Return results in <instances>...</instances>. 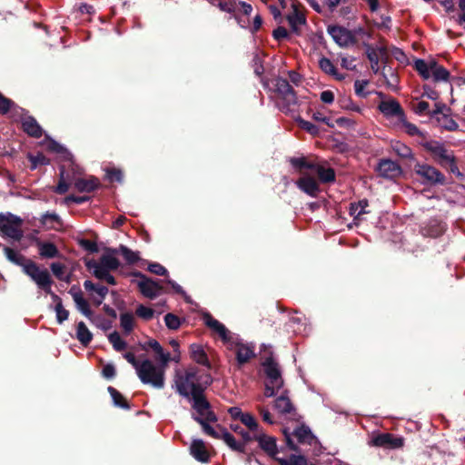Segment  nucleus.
<instances>
[{"mask_svg": "<svg viewBox=\"0 0 465 465\" xmlns=\"http://www.w3.org/2000/svg\"><path fill=\"white\" fill-rule=\"evenodd\" d=\"M393 152L403 159H410L415 163L417 161L412 153L411 149L406 144L397 141L391 144Z\"/></svg>", "mask_w": 465, "mask_h": 465, "instance_id": "nucleus-34", "label": "nucleus"}, {"mask_svg": "<svg viewBox=\"0 0 465 465\" xmlns=\"http://www.w3.org/2000/svg\"><path fill=\"white\" fill-rule=\"evenodd\" d=\"M72 170L73 173H70L69 172L65 171L64 165L59 167L60 177L59 182L54 190V193L58 194H64L68 191L70 183H73L75 190H77L79 193H92L102 186L99 179L93 175L89 176L88 179L76 178L74 175L73 163Z\"/></svg>", "mask_w": 465, "mask_h": 465, "instance_id": "nucleus-2", "label": "nucleus"}, {"mask_svg": "<svg viewBox=\"0 0 465 465\" xmlns=\"http://www.w3.org/2000/svg\"><path fill=\"white\" fill-rule=\"evenodd\" d=\"M436 121L445 130L453 132L459 129L458 123L450 116V113L437 116Z\"/></svg>", "mask_w": 465, "mask_h": 465, "instance_id": "nucleus-39", "label": "nucleus"}, {"mask_svg": "<svg viewBox=\"0 0 465 465\" xmlns=\"http://www.w3.org/2000/svg\"><path fill=\"white\" fill-rule=\"evenodd\" d=\"M274 408L282 414H295L296 410L288 396V391H284L282 394L276 398Z\"/></svg>", "mask_w": 465, "mask_h": 465, "instance_id": "nucleus-24", "label": "nucleus"}, {"mask_svg": "<svg viewBox=\"0 0 465 465\" xmlns=\"http://www.w3.org/2000/svg\"><path fill=\"white\" fill-rule=\"evenodd\" d=\"M23 220L10 213L7 214L0 213V231L7 237L15 241H20L23 237V232L20 229Z\"/></svg>", "mask_w": 465, "mask_h": 465, "instance_id": "nucleus-9", "label": "nucleus"}, {"mask_svg": "<svg viewBox=\"0 0 465 465\" xmlns=\"http://www.w3.org/2000/svg\"><path fill=\"white\" fill-rule=\"evenodd\" d=\"M370 444L388 450L401 449L404 445V438L389 432H382L373 435Z\"/></svg>", "mask_w": 465, "mask_h": 465, "instance_id": "nucleus-11", "label": "nucleus"}, {"mask_svg": "<svg viewBox=\"0 0 465 465\" xmlns=\"http://www.w3.org/2000/svg\"><path fill=\"white\" fill-rule=\"evenodd\" d=\"M451 109L443 103H436L435 108L429 112V116L432 119H437V116L443 115L447 113H450Z\"/></svg>", "mask_w": 465, "mask_h": 465, "instance_id": "nucleus-55", "label": "nucleus"}, {"mask_svg": "<svg viewBox=\"0 0 465 465\" xmlns=\"http://www.w3.org/2000/svg\"><path fill=\"white\" fill-rule=\"evenodd\" d=\"M107 391L113 399V402H114V406L122 408L124 410L131 409V406H130L129 402L127 401V400L115 388L109 386L107 388Z\"/></svg>", "mask_w": 465, "mask_h": 465, "instance_id": "nucleus-36", "label": "nucleus"}, {"mask_svg": "<svg viewBox=\"0 0 465 465\" xmlns=\"http://www.w3.org/2000/svg\"><path fill=\"white\" fill-rule=\"evenodd\" d=\"M36 246L39 250V254L42 258L53 259L60 256V252L56 245L53 242H42L36 240Z\"/></svg>", "mask_w": 465, "mask_h": 465, "instance_id": "nucleus-25", "label": "nucleus"}, {"mask_svg": "<svg viewBox=\"0 0 465 465\" xmlns=\"http://www.w3.org/2000/svg\"><path fill=\"white\" fill-rule=\"evenodd\" d=\"M118 249V254H122L128 264H134L140 259L137 252H133L127 246L121 244Z\"/></svg>", "mask_w": 465, "mask_h": 465, "instance_id": "nucleus-43", "label": "nucleus"}, {"mask_svg": "<svg viewBox=\"0 0 465 465\" xmlns=\"http://www.w3.org/2000/svg\"><path fill=\"white\" fill-rule=\"evenodd\" d=\"M381 74L386 79V84L388 86H394L398 83V76L391 67H387V65H384Z\"/></svg>", "mask_w": 465, "mask_h": 465, "instance_id": "nucleus-53", "label": "nucleus"}, {"mask_svg": "<svg viewBox=\"0 0 465 465\" xmlns=\"http://www.w3.org/2000/svg\"><path fill=\"white\" fill-rule=\"evenodd\" d=\"M413 172L423 185L436 186L447 183L445 175L436 167L415 161Z\"/></svg>", "mask_w": 465, "mask_h": 465, "instance_id": "nucleus-6", "label": "nucleus"}, {"mask_svg": "<svg viewBox=\"0 0 465 465\" xmlns=\"http://www.w3.org/2000/svg\"><path fill=\"white\" fill-rule=\"evenodd\" d=\"M241 422L243 423L251 431L254 433L259 432V424L252 414L244 413L241 420Z\"/></svg>", "mask_w": 465, "mask_h": 465, "instance_id": "nucleus-52", "label": "nucleus"}, {"mask_svg": "<svg viewBox=\"0 0 465 465\" xmlns=\"http://www.w3.org/2000/svg\"><path fill=\"white\" fill-rule=\"evenodd\" d=\"M327 32L341 47L355 45L357 43L354 33L343 26L330 25L327 27Z\"/></svg>", "mask_w": 465, "mask_h": 465, "instance_id": "nucleus-12", "label": "nucleus"}, {"mask_svg": "<svg viewBox=\"0 0 465 465\" xmlns=\"http://www.w3.org/2000/svg\"><path fill=\"white\" fill-rule=\"evenodd\" d=\"M27 159L31 163L30 169L35 170L39 165L50 164V159L46 157L43 153L38 152L36 154L28 153Z\"/></svg>", "mask_w": 465, "mask_h": 465, "instance_id": "nucleus-40", "label": "nucleus"}, {"mask_svg": "<svg viewBox=\"0 0 465 465\" xmlns=\"http://www.w3.org/2000/svg\"><path fill=\"white\" fill-rule=\"evenodd\" d=\"M164 322L167 328L170 330H178L182 323L180 318L171 312L165 314Z\"/></svg>", "mask_w": 465, "mask_h": 465, "instance_id": "nucleus-54", "label": "nucleus"}, {"mask_svg": "<svg viewBox=\"0 0 465 465\" xmlns=\"http://www.w3.org/2000/svg\"><path fill=\"white\" fill-rule=\"evenodd\" d=\"M118 254V249L116 248H105L104 253L100 257L99 262L95 260H89L85 262V266L89 270H105V271H115L120 266L119 260L115 257Z\"/></svg>", "mask_w": 465, "mask_h": 465, "instance_id": "nucleus-8", "label": "nucleus"}, {"mask_svg": "<svg viewBox=\"0 0 465 465\" xmlns=\"http://www.w3.org/2000/svg\"><path fill=\"white\" fill-rule=\"evenodd\" d=\"M93 273L95 278L102 280V281H105L108 284L116 285V280L112 274H110L109 271H105V270L102 271L100 269V270H94L93 272Z\"/></svg>", "mask_w": 465, "mask_h": 465, "instance_id": "nucleus-57", "label": "nucleus"}, {"mask_svg": "<svg viewBox=\"0 0 465 465\" xmlns=\"http://www.w3.org/2000/svg\"><path fill=\"white\" fill-rule=\"evenodd\" d=\"M276 461L280 465H308V460L304 455L292 454L288 459L279 457Z\"/></svg>", "mask_w": 465, "mask_h": 465, "instance_id": "nucleus-41", "label": "nucleus"}, {"mask_svg": "<svg viewBox=\"0 0 465 465\" xmlns=\"http://www.w3.org/2000/svg\"><path fill=\"white\" fill-rule=\"evenodd\" d=\"M213 6L217 7L220 11L232 14L237 7V0H206Z\"/></svg>", "mask_w": 465, "mask_h": 465, "instance_id": "nucleus-32", "label": "nucleus"}, {"mask_svg": "<svg viewBox=\"0 0 465 465\" xmlns=\"http://www.w3.org/2000/svg\"><path fill=\"white\" fill-rule=\"evenodd\" d=\"M369 205L368 200L363 199L357 203H351L350 204L349 213L351 216H354V221L360 220L361 215L367 213L365 208Z\"/></svg>", "mask_w": 465, "mask_h": 465, "instance_id": "nucleus-37", "label": "nucleus"}, {"mask_svg": "<svg viewBox=\"0 0 465 465\" xmlns=\"http://www.w3.org/2000/svg\"><path fill=\"white\" fill-rule=\"evenodd\" d=\"M253 440L258 442L259 448L266 453L270 458L273 459L275 461L279 458L277 455L279 453L277 440L273 436H270L265 434L262 431L253 433Z\"/></svg>", "mask_w": 465, "mask_h": 465, "instance_id": "nucleus-13", "label": "nucleus"}, {"mask_svg": "<svg viewBox=\"0 0 465 465\" xmlns=\"http://www.w3.org/2000/svg\"><path fill=\"white\" fill-rule=\"evenodd\" d=\"M379 174L387 179H395L401 175L402 169L399 163L390 159H381L376 168Z\"/></svg>", "mask_w": 465, "mask_h": 465, "instance_id": "nucleus-16", "label": "nucleus"}, {"mask_svg": "<svg viewBox=\"0 0 465 465\" xmlns=\"http://www.w3.org/2000/svg\"><path fill=\"white\" fill-rule=\"evenodd\" d=\"M293 435L297 438L300 443L311 444L312 440L314 439V436L312 433L310 428L304 424L296 428L293 431Z\"/></svg>", "mask_w": 465, "mask_h": 465, "instance_id": "nucleus-35", "label": "nucleus"}, {"mask_svg": "<svg viewBox=\"0 0 465 465\" xmlns=\"http://www.w3.org/2000/svg\"><path fill=\"white\" fill-rule=\"evenodd\" d=\"M218 428L221 429L222 434L221 438L232 450L238 451L241 453H245V443L244 442H239L235 440L234 436L228 432L226 429L222 427L221 425H218Z\"/></svg>", "mask_w": 465, "mask_h": 465, "instance_id": "nucleus-26", "label": "nucleus"}, {"mask_svg": "<svg viewBox=\"0 0 465 465\" xmlns=\"http://www.w3.org/2000/svg\"><path fill=\"white\" fill-rule=\"evenodd\" d=\"M46 149L49 152L60 154L65 161L73 163V154L62 144L54 140H50L47 143Z\"/></svg>", "mask_w": 465, "mask_h": 465, "instance_id": "nucleus-29", "label": "nucleus"}, {"mask_svg": "<svg viewBox=\"0 0 465 465\" xmlns=\"http://www.w3.org/2000/svg\"><path fill=\"white\" fill-rule=\"evenodd\" d=\"M4 253L9 262L22 267L23 272L29 276L32 280H34L37 273L42 271L36 262L31 259L26 258L10 247H4Z\"/></svg>", "mask_w": 465, "mask_h": 465, "instance_id": "nucleus-7", "label": "nucleus"}, {"mask_svg": "<svg viewBox=\"0 0 465 465\" xmlns=\"http://www.w3.org/2000/svg\"><path fill=\"white\" fill-rule=\"evenodd\" d=\"M21 125L22 130L30 137L40 138L43 135V128L32 115L24 117Z\"/></svg>", "mask_w": 465, "mask_h": 465, "instance_id": "nucleus-21", "label": "nucleus"}, {"mask_svg": "<svg viewBox=\"0 0 465 465\" xmlns=\"http://www.w3.org/2000/svg\"><path fill=\"white\" fill-rule=\"evenodd\" d=\"M445 229L441 223L438 221H431L430 223L422 229L424 236L437 238L443 234Z\"/></svg>", "mask_w": 465, "mask_h": 465, "instance_id": "nucleus-33", "label": "nucleus"}, {"mask_svg": "<svg viewBox=\"0 0 465 465\" xmlns=\"http://www.w3.org/2000/svg\"><path fill=\"white\" fill-rule=\"evenodd\" d=\"M264 374L271 384H274L277 390H280L284 385V381L282 376V371L279 363L275 361L272 352L265 357L262 362Z\"/></svg>", "mask_w": 465, "mask_h": 465, "instance_id": "nucleus-10", "label": "nucleus"}, {"mask_svg": "<svg viewBox=\"0 0 465 465\" xmlns=\"http://www.w3.org/2000/svg\"><path fill=\"white\" fill-rule=\"evenodd\" d=\"M14 104V101L10 98L5 97L1 92H0V114L5 115L9 113V111L12 108V105Z\"/></svg>", "mask_w": 465, "mask_h": 465, "instance_id": "nucleus-60", "label": "nucleus"}, {"mask_svg": "<svg viewBox=\"0 0 465 465\" xmlns=\"http://www.w3.org/2000/svg\"><path fill=\"white\" fill-rule=\"evenodd\" d=\"M76 339L84 347H87L93 340V333L88 330L84 322H80L77 324Z\"/></svg>", "mask_w": 465, "mask_h": 465, "instance_id": "nucleus-28", "label": "nucleus"}, {"mask_svg": "<svg viewBox=\"0 0 465 465\" xmlns=\"http://www.w3.org/2000/svg\"><path fill=\"white\" fill-rule=\"evenodd\" d=\"M402 123V125L405 128L406 133L411 136H424L423 133L420 131V129L414 124L406 120V115L403 119L400 120Z\"/></svg>", "mask_w": 465, "mask_h": 465, "instance_id": "nucleus-59", "label": "nucleus"}, {"mask_svg": "<svg viewBox=\"0 0 465 465\" xmlns=\"http://www.w3.org/2000/svg\"><path fill=\"white\" fill-rule=\"evenodd\" d=\"M9 113H10V117L12 118L13 121L20 122L21 124H22V119L24 117L29 115L27 110L22 108L21 106L16 104L15 102H14V104L12 105V108L9 111Z\"/></svg>", "mask_w": 465, "mask_h": 465, "instance_id": "nucleus-48", "label": "nucleus"}, {"mask_svg": "<svg viewBox=\"0 0 465 465\" xmlns=\"http://www.w3.org/2000/svg\"><path fill=\"white\" fill-rule=\"evenodd\" d=\"M313 171L317 173L319 180L323 183H333L336 179L335 171L331 167L325 168L322 165L316 164Z\"/></svg>", "mask_w": 465, "mask_h": 465, "instance_id": "nucleus-30", "label": "nucleus"}, {"mask_svg": "<svg viewBox=\"0 0 465 465\" xmlns=\"http://www.w3.org/2000/svg\"><path fill=\"white\" fill-rule=\"evenodd\" d=\"M165 368L161 364L155 366L150 360H144L138 369L137 376L143 384H150L160 390L165 384Z\"/></svg>", "mask_w": 465, "mask_h": 465, "instance_id": "nucleus-5", "label": "nucleus"}, {"mask_svg": "<svg viewBox=\"0 0 465 465\" xmlns=\"http://www.w3.org/2000/svg\"><path fill=\"white\" fill-rule=\"evenodd\" d=\"M292 12L286 15V20L291 27L292 33L301 35L302 30L300 25H304L307 23L305 15L300 11L297 3L292 4Z\"/></svg>", "mask_w": 465, "mask_h": 465, "instance_id": "nucleus-17", "label": "nucleus"}, {"mask_svg": "<svg viewBox=\"0 0 465 465\" xmlns=\"http://www.w3.org/2000/svg\"><path fill=\"white\" fill-rule=\"evenodd\" d=\"M73 299L78 311L84 314L92 322L100 320V316H95L90 308L89 302L84 298L83 293H73Z\"/></svg>", "mask_w": 465, "mask_h": 465, "instance_id": "nucleus-22", "label": "nucleus"}, {"mask_svg": "<svg viewBox=\"0 0 465 465\" xmlns=\"http://www.w3.org/2000/svg\"><path fill=\"white\" fill-rule=\"evenodd\" d=\"M37 286L43 290L46 294H49L52 298V300L55 302V304H63L62 299L55 294L52 289L51 286L53 284L52 277L49 273V272L46 269H43L35 278L33 280Z\"/></svg>", "mask_w": 465, "mask_h": 465, "instance_id": "nucleus-15", "label": "nucleus"}, {"mask_svg": "<svg viewBox=\"0 0 465 465\" xmlns=\"http://www.w3.org/2000/svg\"><path fill=\"white\" fill-rule=\"evenodd\" d=\"M296 186L305 193L306 194L316 197L320 193V186L315 178L312 176H302L299 178L296 182Z\"/></svg>", "mask_w": 465, "mask_h": 465, "instance_id": "nucleus-19", "label": "nucleus"}, {"mask_svg": "<svg viewBox=\"0 0 465 465\" xmlns=\"http://www.w3.org/2000/svg\"><path fill=\"white\" fill-rule=\"evenodd\" d=\"M213 383V377L209 372L202 371L196 367H190L183 373L176 372L174 385L177 393L186 399H192V408L197 415L193 419L202 426V429L208 436L220 440L221 434L217 432L209 423L216 422L218 417L205 396V390Z\"/></svg>", "mask_w": 465, "mask_h": 465, "instance_id": "nucleus-1", "label": "nucleus"}, {"mask_svg": "<svg viewBox=\"0 0 465 465\" xmlns=\"http://www.w3.org/2000/svg\"><path fill=\"white\" fill-rule=\"evenodd\" d=\"M413 67L422 79L428 80L430 78L431 74L429 72L428 64L425 60L417 58L414 61Z\"/></svg>", "mask_w": 465, "mask_h": 465, "instance_id": "nucleus-45", "label": "nucleus"}, {"mask_svg": "<svg viewBox=\"0 0 465 465\" xmlns=\"http://www.w3.org/2000/svg\"><path fill=\"white\" fill-rule=\"evenodd\" d=\"M430 74L435 83H438L440 81L447 82V81H449L450 76V72L442 65L440 66L439 68H437L436 70H434L433 72H431Z\"/></svg>", "mask_w": 465, "mask_h": 465, "instance_id": "nucleus-51", "label": "nucleus"}, {"mask_svg": "<svg viewBox=\"0 0 465 465\" xmlns=\"http://www.w3.org/2000/svg\"><path fill=\"white\" fill-rule=\"evenodd\" d=\"M319 66L325 74L335 76L337 79H341V77L338 76L337 69L329 58L322 57L319 60Z\"/></svg>", "mask_w": 465, "mask_h": 465, "instance_id": "nucleus-44", "label": "nucleus"}, {"mask_svg": "<svg viewBox=\"0 0 465 465\" xmlns=\"http://www.w3.org/2000/svg\"><path fill=\"white\" fill-rule=\"evenodd\" d=\"M120 324L125 334L131 333L134 329V315L124 312L120 315Z\"/></svg>", "mask_w": 465, "mask_h": 465, "instance_id": "nucleus-46", "label": "nucleus"}, {"mask_svg": "<svg viewBox=\"0 0 465 465\" xmlns=\"http://www.w3.org/2000/svg\"><path fill=\"white\" fill-rule=\"evenodd\" d=\"M290 163L300 173H302L303 170L313 171L316 167V163L308 162L304 157H292L290 159Z\"/></svg>", "mask_w": 465, "mask_h": 465, "instance_id": "nucleus-38", "label": "nucleus"}, {"mask_svg": "<svg viewBox=\"0 0 465 465\" xmlns=\"http://www.w3.org/2000/svg\"><path fill=\"white\" fill-rule=\"evenodd\" d=\"M297 122H298L299 126L302 130L306 131L308 134H312V136H318L320 134V128L316 124H314L309 121H306L304 119H302V118H299L297 120Z\"/></svg>", "mask_w": 465, "mask_h": 465, "instance_id": "nucleus-49", "label": "nucleus"}, {"mask_svg": "<svg viewBox=\"0 0 465 465\" xmlns=\"http://www.w3.org/2000/svg\"><path fill=\"white\" fill-rule=\"evenodd\" d=\"M50 267H51V270H52L54 275L58 280L64 281L66 282H70L69 276H67L65 278L64 277V264L59 263V262H53Z\"/></svg>", "mask_w": 465, "mask_h": 465, "instance_id": "nucleus-58", "label": "nucleus"}, {"mask_svg": "<svg viewBox=\"0 0 465 465\" xmlns=\"http://www.w3.org/2000/svg\"><path fill=\"white\" fill-rule=\"evenodd\" d=\"M429 108H430V104L428 102H425V101H420V102H417L416 104H412V110L414 111L415 114H417L419 115H422V114L429 115V112H430V110Z\"/></svg>", "mask_w": 465, "mask_h": 465, "instance_id": "nucleus-62", "label": "nucleus"}, {"mask_svg": "<svg viewBox=\"0 0 465 465\" xmlns=\"http://www.w3.org/2000/svg\"><path fill=\"white\" fill-rule=\"evenodd\" d=\"M84 287L87 292H94L99 297L104 299L108 294V288L104 285L95 284L90 280H86L84 282Z\"/></svg>", "mask_w": 465, "mask_h": 465, "instance_id": "nucleus-42", "label": "nucleus"}, {"mask_svg": "<svg viewBox=\"0 0 465 465\" xmlns=\"http://www.w3.org/2000/svg\"><path fill=\"white\" fill-rule=\"evenodd\" d=\"M425 151L430 153L432 160L443 168L458 177L463 176L457 165L456 157L452 152H450L445 146L435 140L426 141L420 143Z\"/></svg>", "mask_w": 465, "mask_h": 465, "instance_id": "nucleus-3", "label": "nucleus"}, {"mask_svg": "<svg viewBox=\"0 0 465 465\" xmlns=\"http://www.w3.org/2000/svg\"><path fill=\"white\" fill-rule=\"evenodd\" d=\"M105 177L111 183L117 182L119 183H122L124 181V173L122 170L114 167L106 169Z\"/></svg>", "mask_w": 465, "mask_h": 465, "instance_id": "nucleus-50", "label": "nucleus"}, {"mask_svg": "<svg viewBox=\"0 0 465 465\" xmlns=\"http://www.w3.org/2000/svg\"><path fill=\"white\" fill-rule=\"evenodd\" d=\"M135 313L141 319H143L144 321H150L153 318L154 311L152 308H149L143 304H140L136 308Z\"/></svg>", "mask_w": 465, "mask_h": 465, "instance_id": "nucleus-56", "label": "nucleus"}, {"mask_svg": "<svg viewBox=\"0 0 465 465\" xmlns=\"http://www.w3.org/2000/svg\"><path fill=\"white\" fill-rule=\"evenodd\" d=\"M108 340L113 345L116 351H122L127 347L126 341H124L117 331L110 333Z\"/></svg>", "mask_w": 465, "mask_h": 465, "instance_id": "nucleus-47", "label": "nucleus"}, {"mask_svg": "<svg viewBox=\"0 0 465 465\" xmlns=\"http://www.w3.org/2000/svg\"><path fill=\"white\" fill-rule=\"evenodd\" d=\"M236 361L239 366H242L256 357L252 344L236 343Z\"/></svg>", "mask_w": 465, "mask_h": 465, "instance_id": "nucleus-20", "label": "nucleus"}, {"mask_svg": "<svg viewBox=\"0 0 465 465\" xmlns=\"http://www.w3.org/2000/svg\"><path fill=\"white\" fill-rule=\"evenodd\" d=\"M203 319L205 325L213 331H215L222 324L218 320L214 319L209 312H205L203 316Z\"/></svg>", "mask_w": 465, "mask_h": 465, "instance_id": "nucleus-64", "label": "nucleus"}, {"mask_svg": "<svg viewBox=\"0 0 465 465\" xmlns=\"http://www.w3.org/2000/svg\"><path fill=\"white\" fill-rule=\"evenodd\" d=\"M363 45L366 48V52H365L366 56L369 59V61L371 62V71L376 74L380 71V68H379L380 57L377 53L378 50L375 49L371 45L367 44V43H364Z\"/></svg>", "mask_w": 465, "mask_h": 465, "instance_id": "nucleus-31", "label": "nucleus"}, {"mask_svg": "<svg viewBox=\"0 0 465 465\" xmlns=\"http://www.w3.org/2000/svg\"><path fill=\"white\" fill-rule=\"evenodd\" d=\"M191 455L198 461L206 463L210 460V454L203 440H193L190 446Z\"/></svg>", "mask_w": 465, "mask_h": 465, "instance_id": "nucleus-23", "label": "nucleus"}, {"mask_svg": "<svg viewBox=\"0 0 465 465\" xmlns=\"http://www.w3.org/2000/svg\"><path fill=\"white\" fill-rule=\"evenodd\" d=\"M274 93L276 94V106L284 114L296 111L298 97L289 81L282 77L274 79Z\"/></svg>", "mask_w": 465, "mask_h": 465, "instance_id": "nucleus-4", "label": "nucleus"}, {"mask_svg": "<svg viewBox=\"0 0 465 465\" xmlns=\"http://www.w3.org/2000/svg\"><path fill=\"white\" fill-rule=\"evenodd\" d=\"M54 311L56 313V321L59 324H62L69 317V311L64 309L63 304H55Z\"/></svg>", "mask_w": 465, "mask_h": 465, "instance_id": "nucleus-61", "label": "nucleus"}, {"mask_svg": "<svg viewBox=\"0 0 465 465\" xmlns=\"http://www.w3.org/2000/svg\"><path fill=\"white\" fill-rule=\"evenodd\" d=\"M79 245L84 249L85 251L91 253H96L99 252L98 245L95 242H93L88 239H81L79 240Z\"/></svg>", "mask_w": 465, "mask_h": 465, "instance_id": "nucleus-63", "label": "nucleus"}, {"mask_svg": "<svg viewBox=\"0 0 465 465\" xmlns=\"http://www.w3.org/2000/svg\"><path fill=\"white\" fill-rule=\"evenodd\" d=\"M139 292L143 296L153 300L158 297L162 292H166L163 287L160 284V281L153 280L148 277L145 281H139L137 282Z\"/></svg>", "mask_w": 465, "mask_h": 465, "instance_id": "nucleus-14", "label": "nucleus"}, {"mask_svg": "<svg viewBox=\"0 0 465 465\" xmlns=\"http://www.w3.org/2000/svg\"><path fill=\"white\" fill-rule=\"evenodd\" d=\"M379 110L386 116L398 117L399 120L403 119L405 116V113L403 109L401 108L400 103L395 100L391 99L390 101H382L379 104Z\"/></svg>", "mask_w": 465, "mask_h": 465, "instance_id": "nucleus-18", "label": "nucleus"}, {"mask_svg": "<svg viewBox=\"0 0 465 465\" xmlns=\"http://www.w3.org/2000/svg\"><path fill=\"white\" fill-rule=\"evenodd\" d=\"M191 357L198 364L206 366L207 368H211V363L209 361L208 356L204 350L202 348V346L197 344H192Z\"/></svg>", "mask_w": 465, "mask_h": 465, "instance_id": "nucleus-27", "label": "nucleus"}]
</instances>
